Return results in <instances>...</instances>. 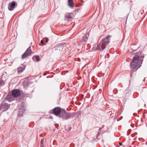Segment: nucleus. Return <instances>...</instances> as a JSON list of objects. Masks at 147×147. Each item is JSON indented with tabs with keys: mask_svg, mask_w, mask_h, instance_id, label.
<instances>
[{
	"mask_svg": "<svg viewBox=\"0 0 147 147\" xmlns=\"http://www.w3.org/2000/svg\"><path fill=\"white\" fill-rule=\"evenodd\" d=\"M144 55L141 52L138 51L135 54L130 63L131 69L133 71H136L142 65Z\"/></svg>",
	"mask_w": 147,
	"mask_h": 147,
	"instance_id": "nucleus-1",
	"label": "nucleus"
},
{
	"mask_svg": "<svg viewBox=\"0 0 147 147\" xmlns=\"http://www.w3.org/2000/svg\"><path fill=\"white\" fill-rule=\"evenodd\" d=\"M110 36L107 35L105 37L103 38L99 45H98L96 50H99L102 51L105 48L106 46L110 43V40H109Z\"/></svg>",
	"mask_w": 147,
	"mask_h": 147,
	"instance_id": "nucleus-2",
	"label": "nucleus"
},
{
	"mask_svg": "<svg viewBox=\"0 0 147 147\" xmlns=\"http://www.w3.org/2000/svg\"><path fill=\"white\" fill-rule=\"evenodd\" d=\"M76 115V113L73 112L71 113L66 111L64 109H62L61 113L59 116V117L62 118L63 120H67L71 118H74Z\"/></svg>",
	"mask_w": 147,
	"mask_h": 147,
	"instance_id": "nucleus-3",
	"label": "nucleus"
},
{
	"mask_svg": "<svg viewBox=\"0 0 147 147\" xmlns=\"http://www.w3.org/2000/svg\"><path fill=\"white\" fill-rule=\"evenodd\" d=\"M10 105L5 101H3L0 106V110L2 111H6L9 108Z\"/></svg>",
	"mask_w": 147,
	"mask_h": 147,
	"instance_id": "nucleus-4",
	"label": "nucleus"
},
{
	"mask_svg": "<svg viewBox=\"0 0 147 147\" xmlns=\"http://www.w3.org/2000/svg\"><path fill=\"white\" fill-rule=\"evenodd\" d=\"M18 108L19 110L18 115L20 116H21L25 111L24 103L22 102L20 105H19Z\"/></svg>",
	"mask_w": 147,
	"mask_h": 147,
	"instance_id": "nucleus-5",
	"label": "nucleus"
},
{
	"mask_svg": "<svg viewBox=\"0 0 147 147\" xmlns=\"http://www.w3.org/2000/svg\"><path fill=\"white\" fill-rule=\"evenodd\" d=\"M12 96L14 97H17L20 94V91L19 89H15L12 91Z\"/></svg>",
	"mask_w": 147,
	"mask_h": 147,
	"instance_id": "nucleus-6",
	"label": "nucleus"
},
{
	"mask_svg": "<svg viewBox=\"0 0 147 147\" xmlns=\"http://www.w3.org/2000/svg\"><path fill=\"white\" fill-rule=\"evenodd\" d=\"M61 110L60 108L57 107L54 108L53 110V113L56 116H59L61 113Z\"/></svg>",
	"mask_w": 147,
	"mask_h": 147,
	"instance_id": "nucleus-7",
	"label": "nucleus"
},
{
	"mask_svg": "<svg viewBox=\"0 0 147 147\" xmlns=\"http://www.w3.org/2000/svg\"><path fill=\"white\" fill-rule=\"evenodd\" d=\"M16 5V2L14 1H12L11 3H10L8 7V9L10 11L13 10L15 8Z\"/></svg>",
	"mask_w": 147,
	"mask_h": 147,
	"instance_id": "nucleus-8",
	"label": "nucleus"
},
{
	"mask_svg": "<svg viewBox=\"0 0 147 147\" xmlns=\"http://www.w3.org/2000/svg\"><path fill=\"white\" fill-rule=\"evenodd\" d=\"M66 44V43H59L53 48L52 49H54L55 50H58L59 48L63 47Z\"/></svg>",
	"mask_w": 147,
	"mask_h": 147,
	"instance_id": "nucleus-9",
	"label": "nucleus"
},
{
	"mask_svg": "<svg viewBox=\"0 0 147 147\" xmlns=\"http://www.w3.org/2000/svg\"><path fill=\"white\" fill-rule=\"evenodd\" d=\"M12 95H11L10 94H8L6 98V100L5 101L6 102L9 101L11 102L13 99V98Z\"/></svg>",
	"mask_w": 147,
	"mask_h": 147,
	"instance_id": "nucleus-10",
	"label": "nucleus"
},
{
	"mask_svg": "<svg viewBox=\"0 0 147 147\" xmlns=\"http://www.w3.org/2000/svg\"><path fill=\"white\" fill-rule=\"evenodd\" d=\"M71 15L72 13H66L65 17V20H70L72 19Z\"/></svg>",
	"mask_w": 147,
	"mask_h": 147,
	"instance_id": "nucleus-11",
	"label": "nucleus"
},
{
	"mask_svg": "<svg viewBox=\"0 0 147 147\" xmlns=\"http://www.w3.org/2000/svg\"><path fill=\"white\" fill-rule=\"evenodd\" d=\"M25 69V66L22 64V66H20L18 68V72L21 73Z\"/></svg>",
	"mask_w": 147,
	"mask_h": 147,
	"instance_id": "nucleus-12",
	"label": "nucleus"
},
{
	"mask_svg": "<svg viewBox=\"0 0 147 147\" xmlns=\"http://www.w3.org/2000/svg\"><path fill=\"white\" fill-rule=\"evenodd\" d=\"M31 46H30L27 49L26 51L25 52L26 53L28 54L30 56L31 55V52H32L31 48Z\"/></svg>",
	"mask_w": 147,
	"mask_h": 147,
	"instance_id": "nucleus-13",
	"label": "nucleus"
},
{
	"mask_svg": "<svg viewBox=\"0 0 147 147\" xmlns=\"http://www.w3.org/2000/svg\"><path fill=\"white\" fill-rule=\"evenodd\" d=\"M32 59L34 61L37 62L40 60V57L38 55H35L32 57Z\"/></svg>",
	"mask_w": 147,
	"mask_h": 147,
	"instance_id": "nucleus-14",
	"label": "nucleus"
},
{
	"mask_svg": "<svg viewBox=\"0 0 147 147\" xmlns=\"http://www.w3.org/2000/svg\"><path fill=\"white\" fill-rule=\"evenodd\" d=\"M88 34H85L82 38V42H86L88 38Z\"/></svg>",
	"mask_w": 147,
	"mask_h": 147,
	"instance_id": "nucleus-15",
	"label": "nucleus"
},
{
	"mask_svg": "<svg viewBox=\"0 0 147 147\" xmlns=\"http://www.w3.org/2000/svg\"><path fill=\"white\" fill-rule=\"evenodd\" d=\"M68 3L69 6L70 7H73V0H68Z\"/></svg>",
	"mask_w": 147,
	"mask_h": 147,
	"instance_id": "nucleus-16",
	"label": "nucleus"
},
{
	"mask_svg": "<svg viewBox=\"0 0 147 147\" xmlns=\"http://www.w3.org/2000/svg\"><path fill=\"white\" fill-rule=\"evenodd\" d=\"M30 56L28 54L25 52L22 55V59H24L26 58V57Z\"/></svg>",
	"mask_w": 147,
	"mask_h": 147,
	"instance_id": "nucleus-17",
	"label": "nucleus"
},
{
	"mask_svg": "<svg viewBox=\"0 0 147 147\" xmlns=\"http://www.w3.org/2000/svg\"><path fill=\"white\" fill-rule=\"evenodd\" d=\"M44 141V139H42L40 141V147H44L43 144V142Z\"/></svg>",
	"mask_w": 147,
	"mask_h": 147,
	"instance_id": "nucleus-18",
	"label": "nucleus"
},
{
	"mask_svg": "<svg viewBox=\"0 0 147 147\" xmlns=\"http://www.w3.org/2000/svg\"><path fill=\"white\" fill-rule=\"evenodd\" d=\"M4 84V82L3 80H0V86H3Z\"/></svg>",
	"mask_w": 147,
	"mask_h": 147,
	"instance_id": "nucleus-19",
	"label": "nucleus"
},
{
	"mask_svg": "<svg viewBox=\"0 0 147 147\" xmlns=\"http://www.w3.org/2000/svg\"><path fill=\"white\" fill-rule=\"evenodd\" d=\"M132 46L134 47L135 46L133 45ZM138 48H139V47H137L136 48H134V47H132V49L134 51H135L136 50H137Z\"/></svg>",
	"mask_w": 147,
	"mask_h": 147,
	"instance_id": "nucleus-20",
	"label": "nucleus"
},
{
	"mask_svg": "<svg viewBox=\"0 0 147 147\" xmlns=\"http://www.w3.org/2000/svg\"><path fill=\"white\" fill-rule=\"evenodd\" d=\"M68 131H71V129L72 128H71V126H69L68 127Z\"/></svg>",
	"mask_w": 147,
	"mask_h": 147,
	"instance_id": "nucleus-21",
	"label": "nucleus"
},
{
	"mask_svg": "<svg viewBox=\"0 0 147 147\" xmlns=\"http://www.w3.org/2000/svg\"><path fill=\"white\" fill-rule=\"evenodd\" d=\"M40 42L42 44H43L44 43V41L42 40H41L40 41Z\"/></svg>",
	"mask_w": 147,
	"mask_h": 147,
	"instance_id": "nucleus-22",
	"label": "nucleus"
},
{
	"mask_svg": "<svg viewBox=\"0 0 147 147\" xmlns=\"http://www.w3.org/2000/svg\"><path fill=\"white\" fill-rule=\"evenodd\" d=\"M48 40H49V39H48V38H47L46 39L45 41H46V42L47 43L48 42Z\"/></svg>",
	"mask_w": 147,
	"mask_h": 147,
	"instance_id": "nucleus-23",
	"label": "nucleus"
},
{
	"mask_svg": "<svg viewBox=\"0 0 147 147\" xmlns=\"http://www.w3.org/2000/svg\"><path fill=\"white\" fill-rule=\"evenodd\" d=\"M119 144H120V145H122V143H119Z\"/></svg>",
	"mask_w": 147,
	"mask_h": 147,
	"instance_id": "nucleus-24",
	"label": "nucleus"
},
{
	"mask_svg": "<svg viewBox=\"0 0 147 147\" xmlns=\"http://www.w3.org/2000/svg\"><path fill=\"white\" fill-rule=\"evenodd\" d=\"M106 57V55H105V58Z\"/></svg>",
	"mask_w": 147,
	"mask_h": 147,
	"instance_id": "nucleus-25",
	"label": "nucleus"
},
{
	"mask_svg": "<svg viewBox=\"0 0 147 147\" xmlns=\"http://www.w3.org/2000/svg\"><path fill=\"white\" fill-rule=\"evenodd\" d=\"M134 147H135V146H134Z\"/></svg>",
	"mask_w": 147,
	"mask_h": 147,
	"instance_id": "nucleus-26",
	"label": "nucleus"
}]
</instances>
